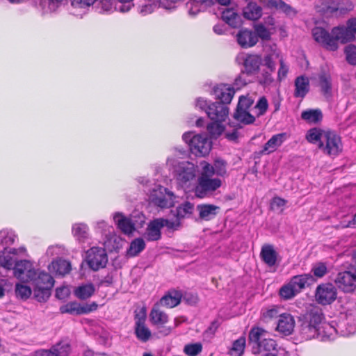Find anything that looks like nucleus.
<instances>
[{
	"instance_id": "obj_1",
	"label": "nucleus",
	"mask_w": 356,
	"mask_h": 356,
	"mask_svg": "<svg viewBox=\"0 0 356 356\" xmlns=\"http://www.w3.org/2000/svg\"><path fill=\"white\" fill-rule=\"evenodd\" d=\"M213 92L216 98L220 101L209 105L207 109V116L212 121L225 122L229 114L227 104L232 102L235 91L226 85H220L215 87Z\"/></svg>"
},
{
	"instance_id": "obj_2",
	"label": "nucleus",
	"mask_w": 356,
	"mask_h": 356,
	"mask_svg": "<svg viewBox=\"0 0 356 356\" xmlns=\"http://www.w3.org/2000/svg\"><path fill=\"white\" fill-rule=\"evenodd\" d=\"M33 281V295L35 298L40 302H46L54 285L53 277L48 273L36 270H29L26 282Z\"/></svg>"
},
{
	"instance_id": "obj_3",
	"label": "nucleus",
	"mask_w": 356,
	"mask_h": 356,
	"mask_svg": "<svg viewBox=\"0 0 356 356\" xmlns=\"http://www.w3.org/2000/svg\"><path fill=\"white\" fill-rule=\"evenodd\" d=\"M318 11L326 17H341L354 8L350 0H321Z\"/></svg>"
},
{
	"instance_id": "obj_4",
	"label": "nucleus",
	"mask_w": 356,
	"mask_h": 356,
	"mask_svg": "<svg viewBox=\"0 0 356 356\" xmlns=\"http://www.w3.org/2000/svg\"><path fill=\"white\" fill-rule=\"evenodd\" d=\"M174 177L181 188H188L196 177V168L189 161L177 162L173 167Z\"/></svg>"
},
{
	"instance_id": "obj_5",
	"label": "nucleus",
	"mask_w": 356,
	"mask_h": 356,
	"mask_svg": "<svg viewBox=\"0 0 356 356\" xmlns=\"http://www.w3.org/2000/svg\"><path fill=\"white\" fill-rule=\"evenodd\" d=\"M221 185L222 181L219 178L199 176L194 188L195 195L199 198L210 197Z\"/></svg>"
},
{
	"instance_id": "obj_6",
	"label": "nucleus",
	"mask_w": 356,
	"mask_h": 356,
	"mask_svg": "<svg viewBox=\"0 0 356 356\" xmlns=\"http://www.w3.org/2000/svg\"><path fill=\"white\" fill-rule=\"evenodd\" d=\"M175 195L167 188L156 186L150 192L149 202L160 208L171 207L174 205Z\"/></svg>"
},
{
	"instance_id": "obj_7",
	"label": "nucleus",
	"mask_w": 356,
	"mask_h": 356,
	"mask_svg": "<svg viewBox=\"0 0 356 356\" xmlns=\"http://www.w3.org/2000/svg\"><path fill=\"white\" fill-rule=\"evenodd\" d=\"M318 149L329 156H337L343 149L341 137L334 131H327Z\"/></svg>"
},
{
	"instance_id": "obj_8",
	"label": "nucleus",
	"mask_w": 356,
	"mask_h": 356,
	"mask_svg": "<svg viewBox=\"0 0 356 356\" xmlns=\"http://www.w3.org/2000/svg\"><path fill=\"white\" fill-rule=\"evenodd\" d=\"M86 262L90 269L97 271L106 267L108 256L104 248L92 247L86 252Z\"/></svg>"
},
{
	"instance_id": "obj_9",
	"label": "nucleus",
	"mask_w": 356,
	"mask_h": 356,
	"mask_svg": "<svg viewBox=\"0 0 356 356\" xmlns=\"http://www.w3.org/2000/svg\"><path fill=\"white\" fill-rule=\"evenodd\" d=\"M337 298V289L332 283L321 284L316 289L315 299L321 305H331Z\"/></svg>"
},
{
	"instance_id": "obj_10",
	"label": "nucleus",
	"mask_w": 356,
	"mask_h": 356,
	"mask_svg": "<svg viewBox=\"0 0 356 356\" xmlns=\"http://www.w3.org/2000/svg\"><path fill=\"white\" fill-rule=\"evenodd\" d=\"M335 284L345 293H351L356 289V274L350 270H345L337 274Z\"/></svg>"
},
{
	"instance_id": "obj_11",
	"label": "nucleus",
	"mask_w": 356,
	"mask_h": 356,
	"mask_svg": "<svg viewBox=\"0 0 356 356\" xmlns=\"http://www.w3.org/2000/svg\"><path fill=\"white\" fill-rule=\"evenodd\" d=\"M312 35L316 42L321 44L324 48L330 51H336L339 46L332 39V35L321 27H314L312 29Z\"/></svg>"
},
{
	"instance_id": "obj_12",
	"label": "nucleus",
	"mask_w": 356,
	"mask_h": 356,
	"mask_svg": "<svg viewBox=\"0 0 356 356\" xmlns=\"http://www.w3.org/2000/svg\"><path fill=\"white\" fill-rule=\"evenodd\" d=\"M339 334L348 337L356 332V320L351 313L341 314L338 323H335Z\"/></svg>"
},
{
	"instance_id": "obj_13",
	"label": "nucleus",
	"mask_w": 356,
	"mask_h": 356,
	"mask_svg": "<svg viewBox=\"0 0 356 356\" xmlns=\"http://www.w3.org/2000/svg\"><path fill=\"white\" fill-rule=\"evenodd\" d=\"M97 304L95 302L91 304H86L81 305L76 302H68L60 307V312L61 314H70L81 315L84 314H88L91 312L95 311L97 309Z\"/></svg>"
},
{
	"instance_id": "obj_14",
	"label": "nucleus",
	"mask_w": 356,
	"mask_h": 356,
	"mask_svg": "<svg viewBox=\"0 0 356 356\" xmlns=\"http://www.w3.org/2000/svg\"><path fill=\"white\" fill-rule=\"evenodd\" d=\"M211 149V142L208 138L202 135L193 136L191 140V152L197 156H204L210 152Z\"/></svg>"
},
{
	"instance_id": "obj_15",
	"label": "nucleus",
	"mask_w": 356,
	"mask_h": 356,
	"mask_svg": "<svg viewBox=\"0 0 356 356\" xmlns=\"http://www.w3.org/2000/svg\"><path fill=\"white\" fill-rule=\"evenodd\" d=\"M324 320L325 316L323 310L317 306H312L308 309L300 319V321H304L319 328H321V325Z\"/></svg>"
},
{
	"instance_id": "obj_16",
	"label": "nucleus",
	"mask_w": 356,
	"mask_h": 356,
	"mask_svg": "<svg viewBox=\"0 0 356 356\" xmlns=\"http://www.w3.org/2000/svg\"><path fill=\"white\" fill-rule=\"evenodd\" d=\"M236 40L242 48L247 49L257 43V36L254 31L248 29H242L236 34Z\"/></svg>"
},
{
	"instance_id": "obj_17",
	"label": "nucleus",
	"mask_w": 356,
	"mask_h": 356,
	"mask_svg": "<svg viewBox=\"0 0 356 356\" xmlns=\"http://www.w3.org/2000/svg\"><path fill=\"white\" fill-rule=\"evenodd\" d=\"M265 7L272 9H276L284 13L287 16H295L296 10L290 5L286 3L282 0H259Z\"/></svg>"
},
{
	"instance_id": "obj_18",
	"label": "nucleus",
	"mask_w": 356,
	"mask_h": 356,
	"mask_svg": "<svg viewBox=\"0 0 356 356\" xmlns=\"http://www.w3.org/2000/svg\"><path fill=\"white\" fill-rule=\"evenodd\" d=\"M277 344L274 339H264L253 354H261V356H278Z\"/></svg>"
},
{
	"instance_id": "obj_19",
	"label": "nucleus",
	"mask_w": 356,
	"mask_h": 356,
	"mask_svg": "<svg viewBox=\"0 0 356 356\" xmlns=\"http://www.w3.org/2000/svg\"><path fill=\"white\" fill-rule=\"evenodd\" d=\"M233 118L236 123L229 122V125L231 127H237L238 128H242L243 126L241 124L249 125L255 122V117L250 114L249 111L236 109Z\"/></svg>"
},
{
	"instance_id": "obj_20",
	"label": "nucleus",
	"mask_w": 356,
	"mask_h": 356,
	"mask_svg": "<svg viewBox=\"0 0 356 356\" xmlns=\"http://www.w3.org/2000/svg\"><path fill=\"white\" fill-rule=\"evenodd\" d=\"M295 326V321L292 315L284 313L280 315L277 330L284 335H289L292 333Z\"/></svg>"
},
{
	"instance_id": "obj_21",
	"label": "nucleus",
	"mask_w": 356,
	"mask_h": 356,
	"mask_svg": "<svg viewBox=\"0 0 356 356\" xmlns=\"http://www.w3.org/2000/svg\"><path fill=\"white\" fill-rule=\"evenodd\" d=\"M161 229L162 224H160L157 218L151 220L143 234L144 238L147 241H156L160 240L161 238Z\"/></svg>"
},
{
	"instance_id": "obj_22",
	"label": "nucleus",
	"mask_w": 356,
	"mask_h": 356,
	"mask_svg": "<svg viewBox=\"0 0 356 356\" xmlns=\"http://www.w3.org/2000/svg\"><path fill=\"white\" fill-rule=\"evenodd\" d=\"M286 137V133H280L273 135L264 145L260 152L262 154H268L275 152L284 143Z\"/></svg>"
},
{
	"instance_id": "obj_23",
	"label": "nucleus",
	"mask_w": 356,
	"mask_h": 356,
	"mask_svg": "<svg viewBox=\"0 0 356 356\" xmlns=\"http://www.w3.org/2000/svg\"><path fill=\"white\" fill-rule=\"evenodd\" d=\"M331 33L332 39L335 40V42L337 43L338 41H340L341 43L345 44L354 40L355 38L348 28L344 26L334 27L331 31Z\"/></svg>"
},
{
	"instance_id": "obj_24",
	"label": "nucleus",
	"mask_w": 356,
	"mask_h": 356,
	"mask_svg": "<svg viewBox=\"0 0 356 356\" xmlns=\"http://www.w3.org/2000/svg\"><path fill=\"white\" fill-rule=\"evenodd\" d=\"M113 220L118 227L124 234H131L135 230V222L132 219L127 218L121 213H115Z\"/></svg>"
},
{
	"instance_id": "obj_25",
	"label": "nucleus",
	"mask_w": 356,
	"mask_h": 356,
	"mask_svg": "<svg viewBox=\"0 0 356 356\" xmlns=\"http://www.w3.org/2000/svg\"><path fill=\"white\" fill-rule=\"evenodd\" d=\"M196 209L199 212V218L206 221L214 218L220 210L219 207L210 204H198Z\"/></svg>"
},
{
	"instance_id": "obj_26",
	"label": "nucleus",
	"mask_w": 356,
	"mask_h": 356,
	"mask_svg": "<svg viewBox=\"0 0 356 356\" xmlns=\"http://www.w3.org/2000/svg\"><path fill=\"white\" fill-rule=\"evenodd\" d=\"M261 63V59L259 56H247L243 61L244 70L241 72V74H246L248 75L254 74L259 70Z\"/></svg>"
},
{
	"instance_id": "obj_27",
	"label": "nucleus",
	"mask_w": 356,
	"mask_h": 356,
	"mask_svg": "<svg viewBox=\"0 0 356 356\" xmlns=\"http://www.w3.org/2000/svg\"><path fill=\"white\" fill-rule=\"evenodd\" d=\"M260 257L268 266L272 267L276 264L277 252L272 245L265 244L261 248Z\"/></svg>"
},
{
	"instance_id": "obj_28",
	"label": "nucleus",
	"mask_w": 356,
	"mask_h": 356,
	"mask_svg": "<svg viewBox=\"0 0 356 356\" xmlns=\"http://www.w3.org/2000/svg\"><path fill=\"white\" fill-rule=\"evenodd\" d=\"M222 19L232 28H238L241 24V17L233 8H227L222 12Z\"/></svg>"
},
{
	"instance_id": "obj_29",
	"label": "nucleus",
	"mask_w": 356,
	"mask_h": 356,
	"mask_svg": "<svg viewBox=\"0 0 356 356\" xmlns=\"http://www.w3.org/2000/svg\"><path fill=\"white\" fill-rule=\"evenodd\" d=\"M314 281L313 276L310 274H302L299 275L293 276L290 282L293 286L296 289V291L299 293L302 289L306 286L311 285Z\"/></svg>"
},
{
	"instance_id": "obj_30",
	"label": "nucleus",
	"mask_w": 356,
	"mask_h": 356,
	"mask_svg": "<svg viewBox=\"0 0 356 356\" xmlns=\"http://www.w3.org/2000/svg\"><path fill=\"white\" fill-rule=\"evenodd\" d=\"M309 91V81L305 76H299L295 80L294 97L303 98Z\"/></svg>"
},
{
	"instance_id": "obj_31",
	"label": "nucleus",
	"mask_w": 356,
	"mask_h": 356,
	"mask_svg": "<svg viewBox=\"0 0 356 356\" xmlns=\"http://www.w3.org/2000/svg\"><path fill=\"white\" fill-rule=\"evenodd\" d=\"M243 17L249 20L256 21L262 16V8L256 2H250L243 10Z\"/></svg>"
},
{
	"instance_id": "obj_32",
	"label": "nucleus",
	"mask_w": 356,
	"mask_h": 356,
	"mask_svg": "<svg viewBox=\"0 0 356 356\" xmlns=\"http://www.w3.org/2000/svg\"><path fill=\"white\" fill-rule=\"evenodd\" d=\"M300 333L302 339L309 340L321 334V328L301 321Z\"/></svg>"
},
{
	"instance_id": "obj_33",
	"label": "nucleus",
	"mask_w": 356,
	"mask_h": 356,
	"mask_svg": "<svg viewBox=\"0 0 356 356\" xmlns=\"http://www.w3.org/2000/svg\"><path fill=\"white\" fill-rule=\"evenodd\" d=\"M12 270H13L14 276L24 282H26V279L24 278L23 275L26 273L27 276L29 270H34L31 263L26 259L17 261Z\"/></svg>"
},
{
	"instance_id": "obj_34",
	"label": "nucleus",
	"mask_w": 356,
	"mask_h": 356,
	"mask_svg": "<svg viewBox=\"0 0 356 356\" xmlns=\"http://www.w3.org/2000/svg\"><path fill=\"white\" fill-rule=\"evenodd\" d=\"M159 305L156 304L152 309L149 314V319L153 325L162 326L168 322V316L165 312L158 308Z\"/></svg>"
},
{
	"instance_id": "obj_35",
	"label": "nucleus",
	"mask_w": 356,
	"mask_h": 356,
	"mask_svg": "<svg viewBox=\"0 0 356 356\" xmlns=\"http://www.w3.org/2000/svg\"><path fill=\"white\" fill-rule=\"evenodd\" d=\"M265 331L264 329L256 327H252L248 335V341L249 344L252 347V351L256 350L257 348H259V345L261 343V340L263 338L264 334Z\"/></svg>"
},
{
	"instance_id": "obj_36",
	"label": "nucleus",
	"mask_w": 356,
	"mask_h": 356,
	"mask_svg": "<svg viewBox=\"0 0 356 356\" xmlns=\"http://www.w3.org/2000/svg\"><path fill=\"white\" fill-rule=\"evenodd\" d=\"M301 118L309 124H318L322 121L323 113L318 108L308 109L302 112Z\"/></svg>"
},
{
	"instance_id": "obj_37",
	"label": "nucleus",
	"mask_w": 356,
	"mask_h": 356,
	"mask_svg": "<svg viewBox=\"0 0 356 356\" xmlns=\"http://www.w3.org/2000/svg\"><path fill=\"white\" fill-rule=\"evenodd\" d=\"M51 267L56 274L62 276L68 274L72 269L70 262L63 259L52 261Z\"/></svg>"
},
{
	"instance_id": "obj_38",
	"label": "nucleus",
	"mask_w": 356,
	"mask_h": 356,
	"mask_svg": "<svg viewBox=\"0 0 356 356\" xmlns=\"http://www.w3.org/2000/svg\"><path fill=\"white\" fill-rule=\"evenodd\" d=\"M325 132L318 127L312 128L307 131L306 139L309 143L317 145L319 148V143L323 141Z\"/></svg>"
},
{
	"instance_id": "obj_39",
	"label": "nucleus",
	"mask_w": 356,
	"mask_h": 356,
	"mask_svg": "<svg viewBox=\"0 0 356 356\" xmlns=\"http://www.w3.org/2000/svg\"><path fill=\"white\" fill-rule=\"evenodd\" d=\"M194 210V204L190 202L186 201L178 206L175 211H172L174 216L179 220L189 217Z\"/></svg>"
},
{
	"instance_id": "obj_40",
	"label": "nucleus",
	"mask_w": 356,
	"mask_h": 356,
	"mask_svg": "<svg viewBox=\"0 0 356 356\" xmlns=\"http://www.w3.org/2000/svg\"><path fill=\"white\" fill-rule=\"evenodd\" d=\"M134 334L136 338L141 342L145 343L148 341L151 337L152 332L147 327L145 323H135Z\"/></svg>"
},
{
	"instance_id": "obj_41",
	"label": "nucleus",
	"mask_w": 356,
	"mask_h": 356,
	"mask_svg": "<svg viewBox=\"0 0 356 356\" xmlns=\"http://www.w3.org/2000/svg\"><path fill=\"white\" fill-rule=\"evenodd\" d=\"M95 291V286L92 283L79 286L74 289V295L80 300H86L91 297Z\"/></svg>"
},
{
	"instance_id": "obj_42",
	"label": "nucleus",
	"mask_w": 356,
	"mask_h": 356,
	"mask_svg": "<svg viewBox=\"0 0 356 356\" xmlns=\"http://www.w3.org/2000/svg\"><path fill=\"white\" fill-rule=\"evenodd\" d=\"M145 248V243L142 238H137L132 241L127 250V256L133 257L137 256Z\"/></svg>"
},
{
	"instance_id": "obj_43",
	"label": "nucleus",
	"mask_w": 356,
	"mask_h": 356,
	"mask_svg": "<svg viewBox=\"0 0 356 356\" xmlns=\"http://www.w3.org/2000/svg\"><path fill=\"white\" fill-rule=\"evenodd\" d=\"M319 86L324 95H330L332 91V78L331 76L323 72L318 75Z\"/></svg>"
},
{
	"instance_id": "obj_44",
	"label": "nucleus",
	"mask_w": 356,
	"mask_h": 356,
	"mask_svg": "<svg viewBox=\"0 0 356 356\" xmlns=\"http://www.w3.org/2000/svg\"><path fill=\"white\" fill-rule=\"evenodd\" d=\"M181 296L179 293H175V296L166 294L163 296L158 305L163 307L172 308L180 303Z\"/></svg>"
},
{
	"instance_id": "obj_45",
	"label": "nucleus",
	"mask_w": 356,
	"mask_h": 356,
	"mask_svg": "<svg viewBox=\"0 0 356 356\" xmlns=\"http://www.w3.org/2000/svg\"><path fill=\"white\" fill-rule=\"evenodd\" d=\"M88 227L83 223L74 224L72 227V234L79 241H84L88 238Z\"/></svg>"
},
{
	"instance_id": "obj_46",
	"label": "nucleus",
	"mask_w": 356,
	"mask_h": 356,
	"mask_svg": "<svg viewBox=\"0 0 356 356\" xmlns=\"http://www.w3.org/2000/svg\"><path fill=\"white\" fill-rule=\"evenodd\" d=\"M280 307L276 305H272L268 308L263 309L261 310V318L264 321L268 322L277 317L280 318Z\"/></svg>"
},
{
	"instance_id": "obj_47",
	"label": "nucleus",
	"mask_w": 356,
	"mask_h": 356,
	"mask_svg": "<svg viewBox=\"0 0 356 356\" xmlns=\"http://www.w3.org/2000/svg\"><path fill=\"white\" fill-rule=\"evenodd\" d=\"M245 342V337H241L239 339L235 340L230 350L231 355L233 356H241L244 352Z\"/></svg>"
},
{
	"instance_id": "obj_48",
	"label": "nucleus",
	"mask_w": 356,
	"mask_h": 356,
	"mask_svg": "<svg viewBox=\"0 0 356 356\" xmlns=\"http://www.w3.org/2000/svg\"><path fill=\"white\" fill-rule=\"evenodd\" d=\"M16 238L17 236L12 230L3 229L0 231V241L5 247L13 245Z\"/></svg>"
},
{
	"instance_id": "obj_49",
	"label": "nucleus",
	"mask_w": 356,
	"mask_h": 356,
	"mask_svg": "<svg viewBox=\"0 0 356 356\" xmlns=\"http://www.w3.org/2000/svg\"><path fill=\"white\" fill-rule=\"evenodd\" d=\"M335 323L337 322L332 321L331 323H327L323 321L322 325H321V335L323 337H330L334 333H339V330L337 329Z\"/></svg>"
},
{
	"instance_id": "obj_50",
	"label": "nucleus",
	"mask_w": 356,
	"mask_h": 356,
	"mask_svg": "<svg viewBox=\"0 0 356 356\" xmlns=\"http://www.w3.org/2000/svg\"><path fill=\"white\" fill-rule=\"evenodd\" d=\"M297 293L296 289L293 286L291 283L289 282L288 284L282 286L280 289L279 294L284 300H289L293 298Z\"/></svg>"
},
{
	"instance_id": "obj_51",
	"label": "nucleus",
	"mask_w": 356,
	"mask_h": 356,
	"mask_svg": "<svg viewBox=\"0 0 356 356\" xmlns=\"http://www.w3.org/2000/svg\"><path fill=\"white\" fill-rule=\"evenodd\" d=\"M346 61L351 65H356V46L348 44L344 49Z\"/></svg>"
},
{
	"instance_id": "obj_52",
	"label": "nucleus",
	"mask_w": 356,
	"mask_h": 356,
	"mask_svg": "<svg viewBox=\"0 0 356 356\" xmlns=\"http://www.w3.org/2000/svg\"><path fill=\"white\" fill-rule=\"evenodd\" d=\"M55 356H67L70 351V346L67 342H60L52 347Z\"/></svg>"
},
{
	"instance_id": "obj_53",
	"label": "nucleus",
	"mask_w": 356,
	"mask_h": 356,
	"mask_svg": "<svg viewBox=\"0 0 356 356\" xmlns=\"http://www.w3.org/2000/svg\"><path fill=\"white\" fill-rule=\"evenodd\" d=\"M31 293L32 291L29 286L22 284H16L15 293L17 297H19L22 300H26L30 297Z\"/></svg>"
},
{
	"instance_id": "obj_54",
	"label": "nucleus",
	"mask_w": 356,
	"mask_h": 356,
	"mask_svg": "<svg viewBox=\"0 0 356 356\" xmlns=\"http://www.w3.org/2000/svg\"><path fill=\"white\" fill-rule=\"evenodd\" d=\"M202 350V345L200 343H190L184 346V352L188 356H197Z\"/></svg>"
},
{
	"instance_id": "obj_55",
	"label": "nucleus",
	"mask_w": 356,
	"mask_h": 356,
	"mask_svg": "<svg viewBox=\"0 0 356 356\" xmlns=\"http://www.w3.org/2000/svg\"><path fill=\"white\" fill-rule=\"evenodd\" d=\"M268 108V100L266 97H261L255 104L254 108L257 111L256 115L260 117L266 113Z\"/></svg>"
},
{
	"instance_id": "obj_56",
	"label": "nucleus",
	"mask_w": 356,
	"mask_h": 356,
	"mask_svg": "<svg viewBox=\"0 0 356 356\" xmlns=\"http://www.w3.org/2000/svg\"><path fill=\"white\" fill-rule=\"evenodd\" d=\"M254 33L257 39L260 38L263 40H269L270 39V33L262 24L254 26Z\"/></svg>"
},
{
	"instance_id": "obj_57",
	"label": "nucleus",
	"mask_w": 356,
	"mask_h": 356,
	"mask_svg": "<svg viewBox=\"0 0 356 356\" xmlns=\"http://www.w3.org/2000/svg\"><path fill=\"white\" fill-rule=\"evenodd\" d=\"M253 103L254 100L252 97L242 95L239 97L236 109L249 111Z\"/></svg>"
},
{
	"instance_id": "obj_58",
	"label": "nucleus",
	"mask_w": 356,
	"mask_h": 356,
	"mask_svg": "<svg viewBox=\"0 0 356 356\" xmlns=\"http://www.w3.org/2000/svg\"><path fill=\"white\" fill-rule=\"evenodd\" d=\"M160 224H162V228L166 227L169 229L177 230L181 226L180 220L177 218L175 220H170L162 218H157Z\"/></svg>"
},
{
	"instance_id": "obj_59",
	"label": "nucleus",
	"mask_w": 356,
	"mask_h": 356,
	"mask_svg": "<svg viewBox=\"0 0 356 356\" xmlns=\"http://www.w3.org/2000/svg\"><path fill=\"white\" fill-rule=\"evenodd\" d=\"M16 261V259L8 254H3L0 258L1 266L7 270H12Z\"/></svg>"
},
{
	"instance_id": "obj_60",
	"label": "nucleus",
	"mask_w": 356,
	"mask_h": 356,
	"mask_svg": "<svg viewBox=\"0 0 356 356\" xmlns=\"http://www.w3.org/2000/svg\"><path fill=\"white\" fill-rule=\"evenodd\" d=\"M133 0H118L115 4V9L120 13H127L134 6Z\"/></svg>"
},
{
	"instance_id": "obj_61",
	"label": "nucleus",
	"mask_w": 356,
	"mask_h": 356,
	"mask_svg": "<svg viewBox=\"0 0 356 356\" xmlns=\"http://www.w3.org/2000/svg\"><path fill=\"white\" fill-rule=\"evenodd\" d=\"M222 122L212 121L207 124V130L211 135L220 136L223 130L224 127L221 124Z\"/></svg>"
},
{
	"instance_id": "obj_62",
	"label": "nucleus",
	"mask_w": 356,
	"mask_h": 356,
	"mask_svg": "<svg viewBox=\"0 0 356 356\" xmlns=\"http://www.w3.org/2000/svg\"><path fill=\"white\" fill-rule=\"evenodd\" d=\"M270 71H263L259 79V83L264 86H270L274 81V79Z\"/></svg>"
},
{
	"instance_id": "obj_63",
	"label": "nucleus",
	"mask_w": 356,
	"mask_h": 356,
	"mask_svg": "<svg viewBox=\"0 0 356 356\" xmlns=\"http://www.w3.org/2000/svg\"><path fill=\"white\" fill-rule=\"evenodd\" d=\"M215 175L223 176L226 174V163L222 160H216L214 165Z\"/></svg>"
},
{
	"instance_id": "obj_64",
	"label": "nucleus",
	"mask_w": 356,
	"mask_h": 356,
	"mask_svg": "<svg viewBox=\"0 0 356 356\" xmlns=\"http://www.w3.org/2000/svg\"><path fill=\"white\" fill-rule=\"evenodd\" d=\"M312 272L316 277H322L327 272V266L324 263H318L313 267Z\"/></svg>"
}]
</instances>
